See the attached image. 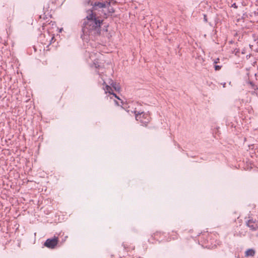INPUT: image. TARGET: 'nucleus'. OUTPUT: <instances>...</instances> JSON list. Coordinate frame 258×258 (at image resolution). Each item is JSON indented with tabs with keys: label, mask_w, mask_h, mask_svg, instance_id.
Returning a JSON list of instances; mask_svg holds the SVG:
<instances>
[{
	"label": "nucleus",
	"mask_w": 258,
	"mask_h": 258,
	"mask_svg": "<svg viewBox=\"0 0 258 258\" xmlns=\"http://www.w3.org/2000/svg\"><path fill=\"white\" fill-rule=\"evenodd\" d=\"M122 245L123 246L124 249H126L128 247V244H127L125 242H123Z\"/></svg>",
	"instance_id": "obj_14"
},
{
	"label": "nucleus",
	"mask_w": 258,
	"mask_h": 258,
	"mask_svg": "<svg viewBox=\"0 0 258 258\" xmlns=\"http://www.w3.org/2000/svg\"><path fill=\"white\" fill-rule=\"evenodd\" d=\"M133 112L135 114L136 119L140 121L142 125L147 126L148 124L151 121L150 114L144 112H139L134 110Z\"/></svg>",
	"instance_id": "obj_3"
},
{
	"label": "nucleus",
	"mask_w": 258,
	"mask_h": 258,
	"mask_svg": "<svg viewBox=\"0 0 258 258\" xmlns=\"http://www.w3.org/2000/svg\"><path fill=\"white\" fill-rule=\"evenodd\" d=\"M255 254V251L253 248H249L245 251V256H253Z\"/></svg>",
	"instance_id": "obj_6"
},
{
	"label": "nucleus",
	"mask_w": 258,
	"mask_h": 258,
	"mask_svg": "<svg viewBox=\"0 0 258 258\" xmlns=\"http://www.w3.org/2000/svg\"><path fill=\"white\" fill-rule=\"evenodd\" d=\"M105 93H108L110 94L113 95L115 97L117 98L119 100H120L118 97L113 92L112 88L108 85L105 86V88L104 89Z\"/></svg>",
	"instance_id": "obj_5"
},
{
	"label": "nucleus",
	"mask_w": 258,
	"mask_h": 258,
	"mask_svg": "<svg viewBox=\"0 0 258 258\" xmlns=\"http://www.w3.org/2000/svg\"><path fill=\"white\" fill-rule=\"evenodd\" d=\"M232 7L233 8H234L235 9L237 8V6L236 5V4L235 3H234L232 5Z\"/></svg>",
	"instance_id": "obj_16"
},
{
	"label": "nucleus",
	"mask_w": 258,
	"mask_h": 258,
	"mask_svg": "<svg viewBox=\"0 0 258 258\" xmlns=\"http://www.w3.org/2000/svg\"><path fill=\"white\" fill-rule=\"evenodd\" d=\"M106 7V1H95L94 4H92V8L86 10L87 15L82 26L81 37L83 40H88L91 35H100L102 31L107 32L108 25H104L102 28L104 20L97 15L96 12Z\"/></svg>",
	"instance_id": "obj_1"
},
{
	"label": "nucleus",
	"mask_w": 258,
	"mask_h": 258,
	"mask_svg": "<svg viewBox=\"0 0 258 258\" xmlns=\"http://www.w3.org/2000/svg\"><path fill=\"white\" fill-rule=\"evenodd\" d=\"M104 17L105 18H107V14L106 13H104Z\"/></svg>",
	"instance_id": "obj_19"
},
{
	"label": "nucleus",
	"mask_w": 258,
	"mask_h": 258,
	"mask_svg": "<svg viewBox=\"0 0 258 258\" xmlns=\"http://www.w3.org/2000/svg\"><path fill=\"white\" fill-rule=\"evenodd\" d=\"M54 39V36H52V37H51V39H50V44L52 43V41H53Z\"/></svg>",
	"instance_id": "obj_17"
},
{
	"label": "nucleus",
	"mask_w": 258,
	"mask_h": 258,
	"mask_svg": "<svg viewBox=\"0 0 258 258\" xmlns=\"http://www.w3.org/2000/svg\"><path fill=\"white\" fill-rule=\"evenodd\" d=\"M115 104L117 105H120L119 103L117 101H115Z\"/></svg>",
	"instance_id": "obj_20"
},
{
	"label": "nucleus",
	"mask_w": 258,
	"mask_h": 258,
	"mask_svg": "<svg viewBox=\"0 0 258 258\" xmlns=\"http://www.w3.org/2000/svg\"><path fill=\"white\" fill-rule=\"evenodd\" d=\"M112 88L116 91H119L120 89V87L116 84V82H114L112 80H110V81L108 83Z\"/></svg>",
	"instance_id": "obj_8"
},
{
	"label": "nucleus",
	"mask_w": 258,
	"mask_h": 258,
	"mask_svg": "<svg viewBox=\"0 0 258 258\" xmlns=\"http://www.w3.org/2000/svg\"><path fill=\"white\" fill-rule=\"evenodd\" d=\"M94 2L95 1H93L92 0H86L85 1L84 3L85 5H90L91 6H92V4H94Z\"/></svg>",
	"instance_id": "obj_10"
},
{
	"label": "nucleus",
	"mask_w": 258,
	"mask_h": 258,
	"mask_svg": "<svg viewBox=\"0 0 258 258\" xmlns=\"http://www.w3.org/2000/svg\"><path fill=\"white\" fill-rule=\"evenodd\" d=\"M204 20L205 22H208V20H207V16L206 15H204Z\"/></svg>",
	"instance_id": "obj_15"
},
{
	"label": "nucleus",
	"mask_w": 258,
	"mask_h": 258,
	"mask_svg": "<svg viewBox=\"0 0 258 258\" xmlns=\"http://www.w3.org/2000/svg\"><path fill=\"white\" fill-rule=\"evenodd\" d=\"M222 66L219 65H215L214 68L216 71H219L221 69Z\"/></svg>",
	"instance_id": "obj_13"
},
{
	"label": "nucleus",
	"mask_w": 258,
	"mask_h": 258,
	"mask_svg": "<svg viewBox=\"0 0 258 258\" xmlns=\"http://www.w3.org/2000/svg\"><path fill=\"white\" fill-rule=\"evenodd\" d=\"M219 61V58H217L216 60L214 61L215 63H217Z\"/></svg>",
	"instance_id": "obj_18"
},
{
	"label": "nucleus",
	"mask_w": 258,
	"mask_h": 258,
	"mask_svg": "<svg viewBox=\"0 0 258 258\" xmlns=\"http://www.w3.org/2000/svg\"><path fill=\"white\" fill-rule=\"evenodd\" d=\"M212 235L209 233L203 234L199 238V243L204 248H212L215 244H213L214 240L212 239Z\"/></svg>",
	"instance_id": "obj_2"
},
{
	"label": "nucleus",
	"mask_w": 258,
	"mask_h": 258,
	"mask_svg": "<svg viewBox=\"0 0 258 258\" xmlns=\"http://www.w3.org/2000/svg\"><path fill=\"white\" fill-rule=\"evenodd\" d=\"M249 84L250 85L251 88L254 90H258V87L254 85V84L252 82H249Z\"/></svg>",
	"instance_id": "obj_11"
},
{
	"label": "nucleus",
	"mask_w": 258,
	"mask_h": 258,
	"mask_svg": "<svg viewBox=\"0 0 258 258\" xmlns=\"http://www.w3.org/2000/svg\"><path fill=\"white\" fill-rule=\"evenodd\" d=\"M254 223V221L250 219L246 222V225L249 227L251 230L255 231L257 230V228L256 227V226L253 225Z\"/></svg>",
	"instance_id": "obj_7"
},
{
	"label": "nucleus",
	"mask_w": 258,
	"mask_h": 258,
	"mask_svg": "<svg viewBox=\"0 0 258 258\" xmlns=\"http://www.w3.org/2000/svg\"><path fill=\"white\" fill-rule=\"evenodd\" d=\"M106 8H108V13L111 14L115 12V10L112 7H110V2L106 1Z\"/></svg>",
	"instance_id": "obj_9"
},
{
	"label": "nucleus",
	"mask_w": 258,
	"mask_h": 258,
	"mask_svg": "<svg viewBox=\"0 0 258 258\" xmlns=\"http://www.w3.org/2000/svg\"><path fill=\"white\" fill-rule=\"evenodd\" d=\"M93 65L94 67L96 69H100V68H102V66L99 64V63L98 61L94 62Z\"/></svg>",
	"instance_id": "obj_12"
},
{
	"label": "nucleus",
	"mask_w": 258,
	"mask_h": 258,
	"mask_svg": "<svg viewBox=\"0 0 258 258\" xmlns=\"http://www.w3.org/2000/svg\"><path fill=\"white\" fill-rule=\"evenodd\" d=\"M225 83L223 84V87H225Z\"/></svg>",
	"instance_id": "obj_22"
},
{
	"label": "nucleus",
	"mask_w": 258,
	"mask_h": 258,
	"mask_svg": "<svg viewBox=\"0 0 258 258\" xmlns=\"http://www.w3.org/2000/svg\"><path fill=\"white\" fill-rule=\"evenodd\" d=\"M256 227L257 228V229H258V225L256 224Z\"/></svg>",
	"instance_id": "obj_21"
},
{
	"label": "nucleus",
	"mask_w": 258,
	"mask_h": 258,
	"mask_svg": "<svg viewBox=\"0 0 258 258\" xmlns=\"http://www.w3.org/2000/svg\"><path fill=\"white\" fill-rule=\"evenodd\" d=\"M225 83L223 84V87H225Z\"/></svg>",
	"instance_id": "obj_23"
},
{
	"label": "nucleus",
	"mask_w": 258,
	"mask_h": 258,
	"mask_svg": "<svg viewBox=\"0 0 258 258\" xmlns=\"http://www.w3.org/2000/svg\"><path fill=\"white\" fill-rule=\"evenodd\" d=\"M58 238L54 236L52 238H48L44 243V245L50 249H54L58 244Z\"/></svg>",
	"instance_id": "obj_4"
}]
</instances>
